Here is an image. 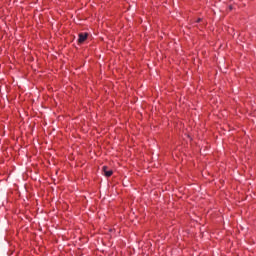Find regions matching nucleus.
<instances>
[{
  "label": "nucleus",
  "instance_id": "obj_1",
  "mask_svg": "<svg viewBox=\"0 0 256 256\" xmlns=\"http://www.w3.org/2000/svg\"><path fill=\"white\" fill-rule=\"evenodd\" d=\"M89 36V34L87 33H80L78 36V43L81 45L82 43H85V41H87V37Z\"/></svg>",
  "mask_w": 256,
  "mask_h": 256
},
{
  "label": "nucleus",
  "instance_id": "obj_2",
  "mask_svg": "<svg viewBox=\"0 0 256 256\" xmlns=\"http://www.w3.org/2000/svg\"><path fill=\"white\" fill-rule=\"evenodd\" d=\"M102 171H104L105 177H111V175H113V170L109 169L107 166H103Z\"/></svg>",
  "mask_w": 256,
  "mask_h": 256
},
{
  "label": "nucleus",
  "instance_id": "obj_3",
  "mask_svg": "<svg viewBox=\"0 0 256 256\" xmlns=\"http://www.w3.org/2000/svg\"><path fill=\"white\" fill-rule=\"evenodd\" d=\"M196 23H201V18H199V19L196 21Z\"/></svg>",
  "mask_w": 256,
  "mask_h": 256
}]
</instances>
